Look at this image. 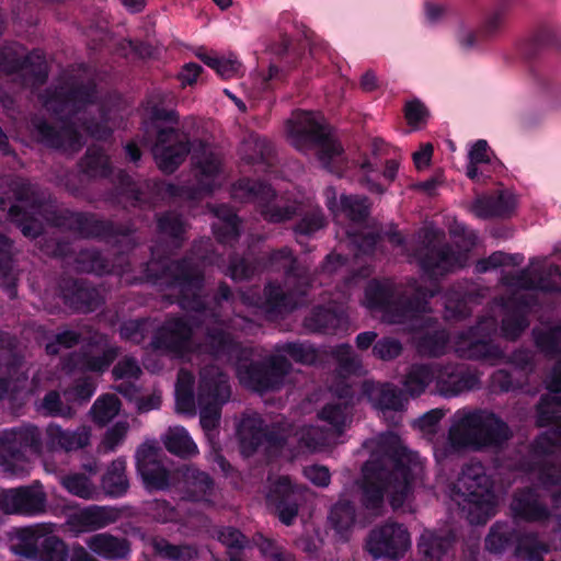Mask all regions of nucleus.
Listing matches in <instances>:
<instances>
[{
	"label": "nucleus",
	"instance_id": "1",
	"mask_svg": "<svg viewBox=\"0 0 561 561\" xmlns=\"http://www.w3.org/2000/svg\"><path fill=\"white\" fill-rule=\"evenodd\" d=\"M386 459L366 461L363 466V480L359 485L360 503L367 511H379L389 493L393 508L401 507L412 492L413 454L393 436L385 447Z\"/></svg>",
	"mask_w": 561,
	"mask_h": 561
},
{
	"label": "nucleus",
	"instance_id": "2",
	"mask_svg": "<svg viewBox=\"0 0 561 561\" xmlns=\"http://www.w3.org/2000/svg\"><path fill=\"white\" fill-rule=\"evenodd\" d=\"M511 437L510 426L499 415L476 409L458 416L449 427L447 438L434 445V457L444 461L467 449H501Z\"/></svg>",
	"mask_w": 561,
	"mask_h": 561
},
{
	"label": "nucleus",
	"instance_id": "3",
	"mask_svg": "<svg viewBox=\"0 0 561 561\" xmlns=\"http://www.w3.org/2000/svg\"><path fill=\"white\" fill-rule=\"evenodd\" d=\"M145 272L153 284L176 293L174 302L182 310L197 313L208 310L203 296L205 272L198 259L185 254L168 263L149 262Z\"/></svg>",
	"mask_w": 561,
	"mask_h": 561
},
{
	"label": "nucleus",
	"instance_id": "4",
	"mask_svg": "<svg viewBox=\"0 0 561 561\" xmlns=\"http://www.w3.org/2000/svg\"><path fill=\"white\" fill-rule=\"evenodd\" d=\"M494 469L481 461L465 463L453 486V500L472 525H484L495 515Z\"/></svg>",
	"mask_w": 561,
	"mask_h": 561
},
{
	"label": "nucleus",
	"instance_id": "5",
	"mask_svg": "<svg viewBox=\"0 0 561 561\" xmlns=\"http://www.w3.org/2000/svg\"><path fill=\"white\" fill-rule=\"evenodd\" d=\"M271 270H283L287 290L278 283L270 282L264 287V306L268 313L282 314L295 310L300 300L308 295L311 279L306 267L301 266L289 247H283L268 253Z\"/></svg>",
	"mask_w": 561,
	"mask_h": 561
},
{
	"label": "nucleus",
	"instance_id": "6",
	"mask_svg": "<svg viewBox=\"0 0 561 561\" xmlns=\"http://www.w3.org/2000/svg\"><path fill=\"white\" fill-rule=\"evenodd\" d=\"M291 144L298 150L317 149V157L323 169L342 176L345 170L344 150L332 137L328 126L313 113L301 112L289 126Z\"/></svg>",
	"mask_w": 561,
	"mask_h": 561
},
{
	"label": "nucleus",
	"instance_id": "7",
	"mask_svg": "<svg viewBox=\"0 0 561 561\" xmlns=\"http://www.w3.org/2000/svg\"><path fill=\"white\" fill-rule=\"evenodd\" d=\"M51 222L55 227L77 233L82 239L102 242H126L128 249L136 247L135 226L130 222H118L101 218L92 211H77L64 208L53 213Z\"/></svg>",
	"mask_w": 561,
	"mask_h": 561
},
{
	"label": "nucleus",
	"instance_id": "8",
	"mask_svg": "<svg viewBox=\"0 0 561 561\" xmlns=\"http://www.w3.org/2000/svg\"><path fill=\"white\" fill-rule=\"evenodd\" d=\"M23 49L15 43L0 46V73L13 77L22 88H39L48 79L46 58L38 49L22 54Z\"/></svg>",
	"mask_w": 561,
	"mask_h": 561
},
{
	"label": "nucleus",
	"instance_id": "9",
	"mask_svg": "<svg viewBox=\"0 0 561 561\" xmlns=\"http://www.w3.org/2000/svg\"><path fill=\"white\" fill-rule=\"evenodd\" d=\"M497 332V321L494 317L483 316L476 324L458 333L456 351L460 357L495 365L505 354L494 341Z\"/></svg>",
	"mask_w": 561,
	"mask_h": 561
},
{
	"label": "nucleus",
	"instance_id": "10",
	"mask_svg": "<svg viewBox=\"0 0 561 561\" xmlns=\"http://www.w3.org/2000/svg\"><path fill=\"white\" fill-rule=\"evenodd\" d=\"M233 194H240L247 202H255L260 215L270 224L286 222L299 215L298 205L279 198L271 184L260 180H238L233 185Z\"/></svg>",
	"mask_w": 561,
	"mask_h": 561
},
{
	"label": "nucleus",
	"instance_id": "11",
	"mask_svg": "<svg viewBox=\"0 0 561 561\" xmlns=\"http://www.w3.org/2000/svg\"><path fill=\"white\" fill-rule=\"evenodd\" d=\"M291 370V363L282 355H271L265 360H254L238 367V376L242 383L256 392L280 389L285 377Z\"/></svg>",
	"mask_w": 561,
	"mask_h": 561
},
{
	"label": "nucleus",
	"instance_id": "12",
	"mask_svg": "<svg viewBox=\"0 0 561 561\" xmlns=\"http://www.w3.org/2000/svg\"><path fill=\"white\" fill-rule=\"evenodd\" d=\"M13 551L32 561H67L69 557L65 541L38 526L21 528Z\"/></svg>",
	"mask_w": 561,
	"mask_h": 561
},
{
	"label": "nucleus",
	"instance_id": "13",
	"mask_svg": "<svg viewBox=\"0 0 561 561\" xmlns=\"http://www.w3.org/2000/svg\"><path fill=\"white\" fill-rule=\"evenodd\" d=\"M191 150L192 141L187 133L176 127L157 129L152 154L159 170L164 174L174 173L185 161Z\"/></svg>",
	"mask_w": 561,
	"mask_h": 561
},
{
	"label": "nucleus",
	"instance_id": "14",
	"mask_svg": "<svg viewBox=\"0 0 561 561\" xmlns=\"http://www.w3.org/2000/svg\"><path fill=\"white\" fill-rule=\"evenodd\" d=\"M96 84L93 81L60 85L47 90L44 105L55 116L73 117L96 100Z\"/></svg>",
	"mask_w": 561,
	"mask_h": 561
},
{
	"label": "nucleus",
	"instance_id": "15",
	"mask_svg": "<svg viewBox=\"0 0 561 561\" xmlns=\"http://www.w3.org/2000/svg\"><path fill=\"white\" fill-rule=\"evenodd\" d=\"M43 450L42 432L34 424H23L0 433V461L3 465L25 460L27 453L39 456Z\"/></svg>",
	"mask_w": 561,
	"mask_h": 561
},
{
	"label": "nucleus",
	"instance_id": "16",
	"mask_svg": "<svg viewBox=\"0 0 561 561\" xmlns=\"http://www.w3.org/2000/svg\"><path fill=\"white\" fill-rule=\"evenodd\" d=\"M411 547L408 528L403 524L386 522L371 529L366 540V550L374 559L399 560Z\"/></svg>",
	"mask_w": 561,
	"mask_h": 561
},
{
	"label": "nucleus",
	"instance_id": "17",
	"mask_svg": "<svg viewBox=\"0 0 561 561\" xmlns=\"http://www.w3.org/2000/svg\"><path fill=\"white\" fill-rule=\"evenodd\" d=\"M60 122L57 127L44 117H34L31 121L33 134L37 142L49 149L79 151L84 141L71 117L56 116Z\"/></svg>",
	"mask_w": 561,
	"mask_h": 561
},
{
	"label": "nucleus",
	"instance_id": "18",
	"mask_svg": "<svg viewBox=\"0 0 561 561\" xmlns=\"http://www.w3.org/2000/svg\"><path fill=\"white\" fill-rule=\"evenodd\" d=\"M413 256L421 271L431 279H438L463 266L462 254L447 242H423L414 250Z\"/></svg>",
	"mask_w": 561,
	"mask_h": 561
},
{
	"label": "nucleus",
	"instance_id": "19",
	"mask_svg": "<svg viewBox=\"0 0 561 561\" xmlns=\"http://www.w3.org/2000/svg\"><path fill=\"white\" fill-rule=\"evenodd\" d=\"M194 325L183 316L170 317L157 329L151 345L176 357L192 352Z\"/></svg>",
	"mask_w": 561,
	"mask_h": 561
},
{
	"label": "nucleus",
	"instance_id": "20",
	"mask_svg": "<svg viewBox=\"0 0 561 561\" xmlns=\"http://www.w3.org/2000/svg\"><path fill=\"white\" fill-rule=\"evenodd\" d=\"M46 502V493L37 480L30 485L0 492V510L5 514L38 515L45 512Z\"/></svg>",
	"mask_w": 561,
	"mask_h": 561
},
{
	"label": "nucleus",
	"instance_id": "21",
	"mask_svg": "<svg viewBox=\"0 0 561 561\" xmlns=\"http://www.w3.org/2000/svg\"><path fill=\"white\" fill-rule=\"evenodd\" d=\"M136 470L148 492L164 491L171 486L170 470L159 459V448L141 444L135 455Z\"/></svg>",
	"mask_w": 561,
	"mask_h": 561
},
{
	"label": "nucleus",
	"instance_id": "22",
	"mask_svg": "<svg viewBox=\"0 0 561 561\" xmlns=\"http://www.w3.org/2000/svg\"><path fill=\"white\" fill-rule=\"evenodd\" d=\"M547 389L551 394H542L536 404L535 425L550 427L553 434L561 433V358L556 362L548 378Z\"/></svg>",
	"mask_w": 561,
	"mask_h": 561
},
{
	"label": "nucleus",
	"instance_id": "23",
	"mask_svg": "<svg viewBox=\"0 0 561 561\" xmlns=\"http://www.w3.org/2000/svg\"><path fill=\"white\" fill-rule=\"evenodd\" d=\"M64 305L76 313H90L103 304L100 291L82 278H62L59 283Z\"/></svg>",
	"mask_w": 561,
	"mask_h": 561
},
{
	"label": "nucleus",
	"instance_id": "24",
	"mask_svg": "<svg viewBox=\"0 0 561 561\" xmlns=\"http://www.w3.org/2000/svg\"><path fill=\"white\" fill-rule=\"evenodd\" d=\"M512 517L516 522L541 523L550 518V510L535 486L517 488L510 503Z\"/></svg>",
	"mask_w": 561,
	"mask_h": 561
},
{
	"label": "nucleus",
	"instance_id": "25",
	"mask_svg": "<svg viewBox=\"0 0 561 561\" xmlns=\"http://www.w3.org/2000/svg\"><path fill=\"white\" fill-rule=\"evenodd\" d=\"M301 493L291 483L289 477L283 476L272 484L266 496L267 503L274 506L278 519L286 526L294 524L301 502Z\"/></svg>",
	"mask_w": 561,
	"mask_h": 561
},
{
	"label": "nucleus",
	"instance_id": "26",
	"mask_svg": "<svg viewBox=\"0 0 561 561\" xmlns=\"http://www.w3.org/2000/svg\"><path fill=\"white\" fill-rule=\"evenodd\" d=\"M435 378L439 393L446 398L472 390L480 383L479 376L462 364L448 363L442 365Z\"/></svg>",
	"mask_w": 561,
	"mask_h": 561
},
{
	"label": "nucleus",
	"instance_id": "27",
	"mask_svg": "<svg viewBox=\"0 0 561 561\" xmlns=\"http://www.w3.org/2000/svg\"><path fill=\"white\" fill-rule=\"evenodd\" d=\"M535 299L527 296L511 298L504 305V314L501 320L502 335L508 341L518 340L529 327L528 314Z\"/></svg>",
	"mask_w": 561,
	"mask_h": 561
},
{
	"label": "nucleus",
	"instance_id": "28",
	"mask_svg": "<svg viewBox=\"0 0 561 561\" xmlns=\"http://www.w3.org/2000/svg\"><path fill=\"white\" fill-rule=\"evenodd\" d=\"M435 291L426 286H417L410 296L402 295L394 299L392 309L388 317L391 323H405L430 310V299Z\"/></svg>",
	"mask_w": 561,
	"mask_h": 561
},
{
	"label": "nucleus",
	"instance_id": "29",
	"mask_svg": "<svg viewBox=\"0 0 561 561\" xmlns=\"http://www.w3.org/2000/svg\"><path fill=\"white\" fill-rule=\"evenodd\" d=\"M231 394L228 376L219 368L209 367L201 373L197 404L224 405Z\"/></svg>",
	"mask_w": 561,
	"mask_h": 561
},
{
	"label": "nucleus",
	"instance_id": "30",
	"mask_svg": "<svg viewBox=\"0 0 561 561\" xmlns=\"http://www.w3.org/2000/svg\"><path fill=\"white\" fill-rule=\"evenodd\" d=\"M178 476L182 483L185 496L193 502L208 500L214 493V479L205 471L192 465H185L178 469Z\"/></svg>",
	"mask_w": 561,
	"mask_h": 561
},
{
	"label": "nucleus",
	"instance_id": "31",
	"mask_svg": "<svg viewBox=\"0 0 561 561\" xmlns=\"http://www.w3.org/2000/svg\"><path fill=\"white\" fill-rule=\"evenodd\" d=\"M527 534H523L510 522H495L489 529L484 539V548L492 554H503L510 549L517 553L519 543L523 542Z\"/></svg>",
	"mask_w": 561,
	"mask_h": 561
},
{
	"label": "nucleus",
	"instance_id": "32",
	"mask_svg": "<svg viewBox=\"0 0 561 561\" xmlns=\"http://www.w3.org/2000/svg\"><path fill=\"white\" fill-rule=\"evenodd\" d=\"M344 312L327 306H314L304 319V327L312 333L334 334L346 324Z\"/></svg>",
	"mask_w": 561,
	"mask_h": 561
},
{
	"label": "nucleus",
	"instance_id": "33",
	"mask_svg": "<svg viewBox=\"0 0 561 561\" xmlns=\"http://www.w3.org/2000/svg\"><path fill=\"white\" fill-rule=\"evenodd\" d=\"M306 46L293 44L288 37H283L274 48L280 61V66L271 65L268 68V80H285L289 70L295 69L305 56Z\"/></svg>",
	"mask_w": 561,
	"mask_h": 561
},
{
	"label": "nucleus",
	"instance_id": "34",
	"mask_svg": "<svg viewBox=\"0 0 561 561\" xmlns=\"http://www.w3.org/2000/svg\"><path fill=\"white\" fill-rule=\"evenodd\" d=\"M19 272L14 268L13 242L0 232V287L9 299L18 297Z\"/></svg>",
	"mask_w": 561,
	"mask_h": 561
},
{
	"label": "nucleus",
	"instance_id": "35",
	"mask_svg": "<svg viewBox=\"0 0 561 561\" xmlns=\"http://www.w3.org/2000/svg\"><path fill=\"white\" fill-rule=\"evenodd\" d=\"M88 547L105 560L127 559L131 552L130 542L125 537H115L108 533L93 535Z\"/></svg>",
	"mask_w": 561,
	"mask_h": 561
},
{
	"label": "nucleus",
	"instance_id": "36",
	"mask_svg": "<svg viewBox=\"0 0 561 561\" xmlns=\"http://www.w3.org/2000/svg\"><path fill=\"white\" fill-rule=\"evenodd\" d=\"M89 436L85 433L62 430L56 423L46 427L45 447L48 451L64 450L72 451L88 445Z\"/></svg>",
	"mask_w": 561,
	"mask_h": 561
},
{
	"label": "nucleus",
	"instance_id": "37",
	"mask_svg": "<svg viewBox=\"0 0 561 561\" xmlns=\"http://www.w3.org/2000/svg\"><path fill=\"white\" fill-rule=\"evenodd\" d=\"M515 208V198L507 193L477 198L472 204V211L478 218L490 219L495 217H510Z\"/></svg>",
	"mask_w": 561,
	"mask_h": 561
},
{
	"label": "nucleus",
	"instance_id": "38",
	"mask_svg": "<svg viewBox=\"0 0 561 561\" xmlns=\"http://www.w3.org/2000/svg\"><path fill=\"white\" fill-rule=\"evenodd\" d=\"M126 460L118 457L113 460L101 478V488L104 494L111 499L123 497L129 489V480L126 474Z\"/></svg>",
	"mask_w": 561,
	"mask_h": 561
},
{
	"label": "nucleus",
	"instance_id": "39",
	"mask_svg": "<svg viewBox=\"0 0 561 561\" xmlns=\"http://www.w3.org/2000/svg\"><path fill=\"white\" fill-rule=\"evenodd\" d=\"M366 391L369 393V399L374 407L380 410L383 414L388 411H402L405 404V398L401 389L390 382L374 386L368 389L365 383Z\"/></svg>",
	"mask_w": 561,
	"mask_h": 561
},
{
	"label": "nucleus",
	"instance_id": "40",
	"mask_svg": "<svg viewBox=\"0 0 561 561\" xmlns=\"http://www.w3.org/2000/svg\"><path fill=\"white\" fill-rule=\"evenodd\" d=\"M215 215L218 221L214 222L211 228L216 240L221 244L231 245L236 243L241 231L239 216L225 205L217 207Z\"/></svg>",
	"mask_w": 561,
	"mask_h": 561
},
{
	"label": "nucleus",
	"instance_id": "41",
	"mask_svg": "<svg viewBox=\"0 0 561 561\" xmlns=\"http://www.w3.org/2000/svg\"><path fill=\"white\" fill-rule=\"evenodd\" d=\"M265 424L261 417L243 419L239 427L241 453L249 457L264 445Z\"/></svg>",
	"mask_w": 561,
	"mask_h": 561
},
{
	"label": "nucleus",
	"instance_id": "42",
	"mask_svg": "<svg viewBox=\"0 0 561 561\" xmlns=\"http://www.w3.org/2000/svg\"><path fill=\"white\" fill-rule=\"evenodd\" d=\"M559 44L558 31L551 25H540L536 32L520 45V54L527 60H534L548 47Z\"/></svg>",
	"mask_w": 561,
	"mask_h": 561
},
{
	"label": "nucleus",
	"instance_id": "43",
	"mask_svg": "<svg viewBox=\"0 0 561 561\" xmlns=\"http://www.w3.org/2000/svg\"><path fill=\"white\" fill-rule=\"evenodd\" d=\"M119 512L111 506L91 505L76 515L77 524L87 530H98L117 520Z\"/></svg>",
	"mask_w": 561,
	"mask_h": 561
},
{
	"label": "nucleus",
	"instance_id": "44",
	"mask_svg": "<svg viewBox=\"0 0 561 561\" xmlns=\"http://www.w3.org/2000/svg\"><path fill=\"white\" fill-rule=\"evenodd\" d=\"M327 206L332 213L339 208L353 222H364L369 217V199L366 196L343 194L339 205L335 196L332 199L328 196Z\"/></svg>",
	"mask_w": 561,
	"mask_h": 561
},
{
	"label": "nucleus",
	"instance_id": "45",
	"mask_svg": "<svg viewBox=\"0 0 561 561\" xmlns=\"http://www.w3.org/2000/svg\"><path fill=\"white\" fill-rule=\"evenodd\" d=\"M79 165L89 178L107 179L113 173L111 159L102 147H89Z\"/></svg>",
	"mask_w": 561,
	"mask_h": 561
},
{
	"label": "nucleus",
	"instance_id": "46",
	"mask_svg": "<svg viewBox=\"0 0 561 561\" xmlns=\"http://www.w3.org/2000/svg\"><path fill=\"white\" fill-rule=\"evenodd\" d=\"M394 290L391 285L380 280H371L365 288L366 306L370 310L383 312L388 318L394 302Z\"/></svg>",
	"mask_w": 561,
	"mask_h": 561
},
{
	"label": "nucleus",
	"instance_id": "47",
	"mask_svg": "<svg viewBox=\"0 0 561 561\" xmlns=\"http://www.w3.org/2000/svg\"><path fill=\"white\" fill-rule=\"evenodd\" d=\"M205 352L215 358L230 356L236 351V343L229 332L219 327H208L204 339Z\"/></svg>",
	"mask_w": 561,
	"mask_h": 561
},
{
	"label": "nucleus",
	"instance_id": "48",
	"mask_svg": "<svg viewBox=\"0 0 561 561\" xmlns=\"http://www.w3.org/2000/svg\"><path fill=\"white\" fill-rule=\"evenodd\" d=\"M157 231L169 238L175 248H181L185 241L186 224L175 211H164L157 215Z\"/></svg>",
	"mask_w": 561,
	"mask_h": 561
},
{
	"label": "nucleus",
	"instance_id": "49",
	"mask_svg": "<svg viewBox=\"0 0 561 561\" xmlns=\"http://www.w3.org/2000/svg\"><path fill=\"white\" fill-rule=\"evenodd\" d=\"M165 449L180 458L187 459L198 454V448L183 426L169 428L163 440Z\"/></svg>",
	"mask_w": 561,
	"mask_h": 561
},
{
	"label": "nucleus",
	"instance_id": "50",
	"mask_svg": "<svg viewBox=\"0 0 561 561\" xmlns=\"http://www.w3.org/2000/svg\"><path fill=\"white\" fill-rule=\"evenodd\" d=\"M268 254L261 259H251L249 256H240L233 254L229 259V276L233 280H244L252 278L261 268H270Z\"/></svg>",
	"mask_w": 561,
	"mask_h": 561
},
{
	"label": "nucleus",
	"instance_id": "51",
	"mask_svg": "<svg viewBox=\"0 0 561 561\" xmlns=\"http://www.w3.org/2000/svg\"><path fill=\"white\" fill-rule=\"evenodd\" d=\"M356 519V508L352 501L340 500L330 510L329 522L337 534L347 537Z\"/></svg>",
	"mask_w": 561,
	"mask_h": 561
},
{
	"label": "nucleus",
	"instance_id": "52",
	"mask_svg": "<svg viewBox=\"0 0 561 561\" xmlns=\"http://www.w3.org/2000/svg\"><path fill=\"white\" fill-rule=\"evenodd\" d=\"M117 346H106L101 354H93L91 351H83L79 358L82 370L95 374L105 373L118 357Z\"/></svg>",
	"mask_w": 561,
	"mask_h": 561
},
{
	"label": "nucleus",
	"instance_id": "53",
	"mask_svg": "<svg viewBox=\"0 0 561 561\" xmlns=\"http://www.w3.org/2000/svg\"><path fill=\"white\" fill-rule=\"evenodd\" d=\"M194 382V376L191 373L183 369L180 370L175 383V405L178 412L195 413Z\"/></svg>",
	"mask_w": 561,
	"mask_h": 561
},
{
	"label": "nucleus",
	"instance_id": "54",
	"mask_svg": "<svg viewBox=\"0 0 561 561\" xmlns=\"http://www.w3.org/2000/svg\"><path fill=\"white\" fill-rule=\"evenodd\" d=\"M152 548L156 556L169 561H195L198 556L195 547L174 545L164 538L153 540Z\"/></svg>",
	"mask_w": 561,
	"mask_h": 561
},
{
	"label": "nucleus",
	"instance_id": "55",
	"mask_svg": "<svg viewBox=\"0 0 561 561\" xmlns=\"http://www.w3.org/2000/svg\"><path fill=\"white\" fill-rule=\"evenodd\" d=\"M8 216L21 230L24 237L35 239L43 233L44 227L39 219L18 204H11Z\"/></svg>",
	"mask_w": 561,
	"mask_h": 561
},
{
	"label": "nucleus",
	"instance_id": "56",
	"mask_svg": "<svg viewBox=\"0 0 561 561\" xmlns=\"http://www.w3.org/2000/svg\"><path fill=\"white\" fill-rule=\"evenodd\" d=\"M435 378V371L430 365H412L405 375L403 386L411 397L421 396Z\"/></svg>",
	"mask_w": 561,
	"mask_h": 561
},
{
	"label": "nucleus",
	"instance_id": "57",
	"mask_svg": "<svg viewBox=\"0 0 561 561\" xmlns=\"http://www.w3.org/2000/svg\"><path fill=\"white\" fill-rule=\"evenodd\" d=\"M449 540L432 531H424L417 542V549L424 561H440L447 553Z\"/></svg>",
	"mask_w": 561,
	"mask_h": 561
},
{
	"label": "nucleus",
	"instance_id": "58",
	"mask_svg": "<svg viewBox=\"0 0 561 561\" xmlns=\"http://www.w3.org/2000/svg\"><path fill=\"white\" fill-rule=\"evenodd\" d=\"M536 347L547 357L561 355V324L545 330H534Z\"/></svg>",
	"mask_w": 561,
	"mask_h": 561
},
{
	"label": "nucleus",
	"instance_id": "59",
	"mask_svg": "<svg viewBox=\"0 0 561 561\" xmlns=\"http://www.w3.org/2000/svg\"><path fill=\"white\" fill-rule=\"evenodd\" d=\"M61 485L72 495L83 500H98L100 492L84 473H70L61 478Z\"/></svg>",
	"mask_w": 561,
	"mask_h": 561
},
{
	"label": "nucleus",
	"instance_id": "60",
	"mask_svg": "<svg viewBox=\"0 0 561 561\" xmlns=\"http://www.w3.org/2000/svg\"><path fill=\"white\" fill-rule=\"evenodd\" d=\"M37 411L43 416L71 419L75 410L65 403L57 390H49L37 404Z\"/></svg>",
	"mask_w": 561,
	"mask_h": 561
},
{
	"label": "nucleus",
	"instance_id": "61",
	"mask_svg": "<svg viewBox=\"0 0 561 561\" xmlns=\"http://www.w3.org/2000/svg\"><path fill=\"white\" fill-rule=\"evenodd\" d=\"M327 225L325 217L321 210L306 211L294 225L293 231L296 240L302 245L304 238H311L316 232L323 229Z\"/></svg>",
	"mask_w": 561,
	"mask_h": 561
},
{
	"label": "nucleus",
	"instance_id": "62",
	"mask_svg": "<svg viewBox=\"0 0 561 561\" xmlns=\"http://www.w3.org/2000/svg\"><path fill=\"white\" fill-rule=\"evenodd\" d=\"M121 405V400L116 394H102L91 408L93 421L100 425H106L118 414Z\"/></svg>",
	"mask_w": 561,
	"mask_h": 561
},
{
	"label": "nucleus",
	"instance_id": "63",
	"mask_svg": "<svg viewBox=\"0 0 561 561\" xmlns=\"http://www.w3.org/2000/svg\"><path fill=\"white\" fill-rule=\"evenodd\" d=\"M352 405L348 402L327 403L318 413L320 420L331 425L336 434H342Z\"/></svg>",
	"mask_w": 561,
	"mask_h": 561
},
{
	"label": "nucleus",
	"instance_id": "64",
	"mask_svg": "<svg viewBox=\"0 0 561 561\" xmlns=\"http://www.w3.org/2000/svg\"><path fill=\"white\" fill-rule=\"evenodd\" d=\"M528 469L537 473V480L545 490L561 485L560 463L549 460H538L529 463Z\"/></svg>",
	"mask_w": 561,
	"mask_h": 561
}]
</instances>
